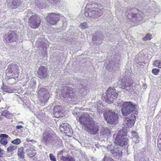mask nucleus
<instances>
[{
	"instance_id": "31",
	"label": "nucleus",
	"mask_w": 161,
	"mask_h": 161,
	"mask_svg": "<svg viewBox=\"0 0 161 161\" xmlns=\"http://www.w3.org/2000/svg\"><path fill=\"white\" fill-rule=\"evenodd\" d=\"M138 3L144 6L145 5L148 4L150 2V0H137Z\"/></svg>"
},
{
	"instance_id": "16",
	"label": "nucleus",
	"mask_w": 161,
	"mask_h": 161,
	"mask_svg": "<svg viewBox=\"0 0 161 161\" xmlns=\"http://www.w3.org/2000/svg\"><path fill=\"white\" fill-rule=\"evenodd\" d=\"M136 119V116L132 115L131 117L125 118L124 123L125 127L126 128L132 127L135 123Z\"/></svg>"
},
{
	"instance_id": "32",
	"label": "nucleus",
	"mask_w": 161,
	"mask_h": 161,
	"mask_svg": "<svg viewBox=\"0 0 161 161\" xmlns=\"http://www.w3.org/2000/svg\"><path fill=\"white\" fill-rule=\"evenodd\" d=\"M101 134V135H102L104 136H106L110 134V132L108 129H104L103 130H102Z\"/></svg>"
},
{
	"instance_id": "39",
	"label": "nucleus",
	"mask_w": 161,
	"mask_h": 161,
	"mask_svg": "<svg viewBox=\"0 0 161 161\" xmlns=\"http://www.w3.org/2000/svg\"><path fill=\"white\" fill-rule=\"evenodd\" d=\"M17 148V146H9L7 148V151L9 152H12L15 150Z\"/></svg>"
},
{
	"instance_id": "38",
	"label": "nucleus",
	"mask_w": 161,
	"mask_h": 161,
	"mask_svg": "<svg viewBox=\"0 0 161 161\" xmlns=\"http://www.w3.org/2000/svg\"><path fill=\"white\" fill-rule=\"evenodd\" d=\"M79 27L82 29H85L88 28V25L86 22L81 23Z\"/></svg>"
},
{
	"instance_id": "2",
	"label": "nucleus",
	"mask_w": 161,
	"mask_h": 161,
	"mask_svg": "<svg viewBox=\"0 0 161 161\" xmlns=\"http://www.w3.org/2000/svg\"><path fill=\"white\" fill-rule=\"evenodd\" d=\"M103 6V5L93 2H91L86 5L85 8L84 15L86 17H89L93 19L100 16L103 15L104 9L103 8H99Z\"/></svg>"
},
{
	"instance_id": "53",
	"label": "nucleus",
	"mask_w": 161,
	"mask_h": 161,
	"mask_svg": "<svg viewBox=\"0 0 161 161\" xmlns=\"http://www.w3.org/2000/svg\"><path fill=\"white\" fill-rule=\"evenodd\" d=\"M96 37H95V36H94L93 37V40L94 41H95V40H96Z\"/></svg>"
},
{
	"instance_id": "21",
	"label": "nucleus",
	"mask_w": 161,
	"mask_h": 161,
	"mask_svg": "<svg viewBox=\"0 0 161 161\" xmlns=\"http://www.w3.org/2000/svg\"><path fill=\"white\" fill-rule=\"evenodd\" d=\"M0 143L2 144L5 146L7 145L8 141H9L10 139V137L4 134H2L0 135Z\"/></svg>"
},
{
	"instance_id": "12",
	"label": "nucleus",
	"mask_w": 161,
	"mask_h": 161,
	"mask_svg": "<svg viewBox=\"0 0 161 161\" xmlns=\"http://www.w3.org/2000/svg\"><path fill=\"white\" fill-rule=\"evenodd\" d=\"M80 124L83 125L84 127H85L91 121L93 120L92 118L90 117L89 114L86 112H84L82 114L79 118Z\"/></svg>"
},
{
	"instance_id": "47",
	"label": "nucleus",
	"mask_w": 161,
	"mask_h": 161,
	"mask_svg": "<svg viewBox=\"0 0 161 161\" xmlns=\"http://www.w3.org/2000/svg\"><path fill=\"white\" fill-rule=\"evenodd\" d=\"M49 157L51 160L52 161H56V159L55 157L54 156L52 153L49 154Z\"/></svg>"
},
{
	"instance_id": "10",
	"label": "nucleus",
	"mask_w": 161,
	"mask_h": 161,
	"mask_svg": "<svg viewBox=\"0 0 161 161\" xmlns=\"http://www.w3.org/2000/svg\"><path fill=\"white\" fill-rule=\"evenodd\" d=\"M84 129L90 134L94 135L97 133L99 129V126L97 123L92 120Z\"/></svg>"
},
{
	"instance_id": "52",
	"label": "nucleus",
	"mask_w": 161,
	"mask_h": 161,
	"mask_svg": "<svg viewBox=\"0 0 161 161\" xmlns=\"http://www.w3.org/2000/svg\"><path fill=\"white\" fill-rule=\"evenodd\" d=\"M97 110L99 114L102 113V110H101L98 109H97Z\"/></svg>"
},
{
	"instance_id": "9",
	"label": "nucleus",
	"mask_w": 161,
	"mask_h": 161,
	"mask_svg": "<svg viewBox=\"0 0 161 161\" xmlns=\"http://www.w3.org/2000/svg\"><path fill=\"white\" fill-rule=\"evenodd\" d=\"M136 106L130 102H124L122 106V114L124 116L128 115L135 110Z\"/></svg>"
},
{
	"instance_id": "50",
	"label": "nucleus",
	"mask_w": 161,
	"mask_h": 161,
	"mask_svg": "<svg viewBox=\"0 0 161 161\" xmlns=\"http://www.w3.org/2000/svg\"><path fill=\"white\" fill-rule=\"evenodd\" d=\"M112 65H111V61H109V64H108V67H110V68L111 69L112 68V69H113L114 68V67L112 66Z\"/></svg>"
},
{
	"instance_id": "48",
	"label": "nucleus",
	"mask_w": 161,
	"mask_h": 161,
	"mask_svg": "<svg viewBox=\"0 0 161 161\" xmlns=\"http://www.w3.org/2000/svg\"><path fill=\"white\" fill-rule=\"evenodd\" d=\"M104 161H114V160L111 157H105L104 158Z\"/></svg>"
},
{
	"instance_id": "25",
	"label": "nucleus",
	"mask_w": 161,
	"mask_h": 161,
	"mask_svg": "<svg viewBox=\"0 0 161 161\" xmlns=\"http://www.w3.org/2000/svg\"><path fill=\"white\" fill-rule=\"evenodd\" d=\"M27 154L30 157L34 156L36 154V152L34 147H32L27 149L26 150Z\"/></svg>"
},
{
	"instance_id": "41",
	"label": "nucleus",
	"mask_w": 161,
	"mask_h": 161,
	"mask_svg": "<svg viewBox=\"0 0 161 161\" xmlns=\"http://www.w3.org/2000/svg\"><path fill=\"white\" fill-rule=\"evenodd\" d=\"M152 38V35L149 34H147L143 38V40L144 41H146L148 40H150Z\"/></svg>"
},
{
	"instance_id": "22",
	"label": "nucleus",
	"mask_w": 161,
	"mask_h": 161,
	"mask_svg": "<svg viewBox=\"0 0 161 161\" xmlns=\"http://www.w3.org/2000/svg\"><path fill=\"white\" fill-rule=\"evenodd\" d=\"M18 66L15 64H12L8 65L6 72H9L11 73L18 72L19 71Z\"/></svg>"
},
{
	"instance_id": "44",
	"label": "nucleus",
	"mask_w": 161,
	"mask_h": 161,
	"mask_svg": "<svg viewBox=\"0 0 161 161\" xmlns=\"http://www.w3.org/2000/svg\"><path fill=\"white\" fill-rule=\"evenodd\" d=\"M48 2L52 4H57L58 3L60 2V0H47Z\"/></svg>"
},
{
	"instance_id": "28",
	"label": "nucleus",
	"mask_w": 161,
	"mask_h": 161,
	"mask_svg": "<svg viewBox=\"0 0 161 161\" xmlns=\"http://www.w3.org/2000/svg\"><path fill=\"white\" fill-rule=\"evenodd\" d=\"M1 115L2 116L5 117L8 119H10L12 117V115L7 110H5L3 111Z\"/></svg>"
},
{
	"instance_id": "23",
	"label": "nucleus",
	"mask_w": 161,
	"mask_h": 161,
	"mask_svg": "<svg viewBox=\"0 0 161 161\" xmlns=\"http://www.w3.org/2000/svg\"><path fill=\"white\" fill-rule=\"evenodd\" d=\"M129 135L135 143H137L139 142L140 138L139 137L137 133L135 131H132L130 134H129Z\"/></svg>"
},
{
	"instance_id": "49",
	"label": "nucleus",
	"mask_w": 161,
	"mask_h": 161,
	"mask_svg": "<svg viewBox=\"0 0 161 161\" xmlns=\"http://www.w3.org/2000/svg\"><path fill=\"white\" fill-rule=\"evenodd\" d=\"M5 151L1 148H0V157H3L4 155Z\"/></svg>"
},
{
	"instance_id": "27",
	"label": "nucleus",
	"mask_w": 161,
	"mask_h": 161,
	"mask_svg": "<svg viewBox=\"0 0 161 161\" xmlns=\"http://www.w3.org/2000/svg\"><path fill=\"white\" fill-rule=\"evenodd\" d=\"M24 148L22 147H20L18 148V155L20 158L23 159L24 158L25 152L24 151Z\"/></svg>"
},
{
	"instance_id": "42",
	"label": "nucleus",
	"mask_w": 161,
	"mask_h": 161,
	"mask_svg": "<svg viewBox=\"0 0 161 161\" xmlns=\"http://www.w3.org/2000/svg\"><path fill=\"white\" fill-rule=\"evenodd\" d=\"M160 70L158 69H153L152 71V73L154 75H157L160 72Z\"/></svg>"
},
{
	"instance_id": "34",
	"label": "nucleus",
	"mask_w": 161,
	"mask_h": 161,
	"mask_svg": "<svg viewBox=\"0 0 161 161\" xmlns=\"http://www.w3.org/2000/svg\"><path fill=\"white\" fill-rule=\"evenodd\" d=\"M69 125V124L68 123L66 122H64V123L61 124L60 126V129L61 131L63 132L64 130L65 129V128L66 127H67V126Z\"/></svg>"
},
{
	"instance_id": "8",
	"label": "nucleus",
	"mask_w": 161,
	"mask_h": 161,
	"mask_svg": "<svg viewBox=\"0 0 161 161\" xmlns=\"http://www.w3.org/2000/svg\"><path fill=\"white\" fill-rule=\"evenodd\" d=\"M55 137L54 132L48 128L45 130L43 133L42 141L46 144L48 145L53 143Z\"/></svg>"
},
{
	"instance_id": "55",
	"label": "nucleus",
	"mask_w": 161,
	"mask_h": 161,
	"mask_svg": "<svg viewBox=\"0 0 161 161\" xmlns=\"http://www.w3.org/2000/svg\"><path fill=\"white\" fill-rule=\"evenodd\" d=\"M29 141L31 142V141H31V140H30V141Z\"/></svg>"
},
{
	"instance_id": "1",
	"label": "nucleus",
	"mask_w": 161,
	"mask_h": 161,
	"mask_svg": "<svg viewBox=\"0 0 161 161\" xmlns=\"http://www.w3.org/2000/svg\"><path fill=\"white\" fill-rule=\"evenodd\" d=\"M127 133L124 130H120L117 134L114 135L113 138L115 140V146L110 150V152L114 156L121 155L122 154V148L128 147V140L126 137Z\"/></svg>"
},
{
	"instance_id": "6",
	"label": "nucleus",
	"mask_w": 161,
	"mask_h": 161,
	"mask_svg": "<svg viewBox=\"0 0 161 161\" xmlns=\"http://www.w3.org/2000/svg\"><path fill=\"white\" fill-rule=\"evenodd\" d=\"M103 115L105 119L108 123L115 124L118 123V116L115 112L111 110L106 111L103 113Z\"/></svg>"
},
{
	"instance_id": "13",
	"label": "nucleus",
	"mask_w": 161,
	"mask_h": 161,
	"mask_svg": "<svg viewBox=\"0 0 161 161\" xmlns=\"http://www.w3.org/2000/svg\"><path fill=\"white\" fill-rule=\"evenodd\" d=\"M60 17V16L58 13H51L48 14L46 19L47 23L54 25L59 21Z\"/></svg>"
},
{
	"instance_id": "43",
	"label": "nucleus",
	"mask_w": 161,
	"mask_h": 161,
	"mask_svg": "<svg viewBox=\"0 0 161 161\" xmlns=\"http://www.w3.org/2000/svg\"><path fill=\"white\" fill-rule=\"evenodd\" d=\"M2 88L4 91L8 92L11 93L13 92V90H12L8 88L7 86H5L3 87H2Z\"/></svg>"
},
{
	"instance_id": "35",
	"label": "nucleus",
	"mask_w": 161,
	"mask_h": 161,
	"mask_svg": "<svg viewBox=\"0 0 161 161\" xmlns=\"http://www.w3.org/2000/svg\"><path fill=\"white\" fill-rule=\"evenodd\" d=\"M63 132H64L66 134L68 133H71L72 132V130L71 128H70V127L69 125L67 126V127H66Z\"/></svg>"
},
{
	"instance_id": "40",
	"label": "nucleus",
	"mask_w": 161,
	"mask_h": 161,
	"mask_svg": "<svg viewBox=\"0 0 161 161\" xmlns=\"http://www.w3.org/2000/svg\"><path fill=\"white\" fill-rule=\"evenodd\" d=\"M21 142V140L19 138H16L11 141V143L16 145H19Z\"/></svg>"
},
{
	"instance_id": "24",
	"label": "nucleus",
	"mask_w": 161,
	"mask_h": 161,
	"mask_svg": "<svg viewBox=\"0 0 161 161\" xmlns=\"http://www.w3.org/2000/svg\"><path fill=\"white\" fill-rule=\"evenodd\" d=\"M157 100L155 98H152V97H149L148 100V104L149 107L152 110H155L156 106Z\"/></svg>"
},
{
	"instance_id": "5",
	"label": "nucleus",
	"mask_w": 161,
	"mask_h": 161,
	"mask_svg": "<svg viewBox=\"0 0 161 161\" xmlns=\"http://www.w3.org/2000/svg\"><path fill=\"white\" fill-rule=\"evenodd\" d=\"M37 94L40 105L42 106L45 105L50 97L48 91L44 88H42L39 90Z\"/></svg>"
},
{
	"instance_id": "37",
	"label": "nucleus",
	"mask_w": 161,
	"mask_h": 161,
	"mask_svg": "<svg viewBox=\"0 0 161 161\" xmlns=\"http://www.w3.org/2000/svg\"><path fill=\"white\" fill-rule=\"evenodd\" d=\"M61 159L63 161H75L73 158L68 157L62 156L61 157Z\"/></svg>"
},
{
	"instance_id": "19",
	"label": "nucleus",
	"mask_w": 161,
	"mask_h": 161,
	"mask_svg": "<svg viewBox=\"0 0 161 161\" xmlns=\"http://www.w3.org/2000/svg\"><path fill=\"white\" fill-rule=\"evenodd\" d=\"M21 3V0H7L6 4L10 8H16L18 7Z\"/></svg>"
},
{
	"instance_id": "45",
	"label": "nucleus",
	"mask_w": 161,
	"mask_h": 161,
	"mask_svg": "<svg viewBox=\"0 0 161 161\" xmlns=\"http://www.w3.org/2000/svg\"><path fill=\"white\" fill-rule=\"evenodd\" d=\"M24 128V127L21 125H18L16 127V130H20V131H22Z\"/></svg>"
},
{
	"instance_id": "56",
	"label": "nucleus",
	"mask_w": 161,
	"mask_h": 161,
	"mask_svg": "<svg viewBox=\"0 0 161 161\" xmlns=\"http://www.w3.org/2000/svg\"><path fill=\"white\" fill-rule=\"evenodd\" d=\"M20 123H23V122H20Z\"/></svg>"
},
{
	"instance_id": "36",
	"label": "nucleus",
	"mask_w": 161,
	"mask_h": 161,
	"mask_svg": "<svg viewBox=\"0 0 161 161\" xmlns=\"http://www.w3.org/2000/svg\"><path fill=\"white\" fill-rule=\"evenodd\" d=\"M158 146L159 150L161 151V134H160L158 138Z\"/></svg>"
},
{
	"instance_id": "18",
	"label": "nucleus",
	"mask_w": 161,
	"mask_h": 161,
	"mask_svg": "<svg viewBox=\"0 0 161 161\" xmlns=\"http://www.w3.org/2000/svg\"><path fill=\"white\" fill-rule=\"evenodd\" d=\"M37 74L38 77L41 79H45L48 76L47 70L45 67L41 66L39 68Z\"/></svg>"
},
{
	"instance_id": "11",
	"label": "nucleus",
	"mask_w": 161,
	"mask_h": 161,
	"mask_svg": "<svg viewBox=\"0 0 161 161\" xmlns=\"http://www.w3.org/2000/svg\"><path fill=\"white\" fill-rule=\"evenodd\" d=\"M29 25L31 28L36 29L39 27L41 22L40 17L36 14L32 15L29 18Z\"/></svg>"
},
{
	"instance_id": "33",
	"label": "nucleus",
	"mask_w": 161,
	"mask_h": 161,
	"mask_svg": "<svg viewBox=\"0 0 161 161\" xmlns=\"http://www.w3.org/2000/svg\"><path fill=\"white\" fill-rule=\"evenodd\" d=\"M153 65L156 67L161 68V60H155L153 63Z\"/></svg>"
},
{
	"instance_id": "46",
	"label": "nucleus",
	"mask_w": 161,
	"mask_h": 161,
	"mask_svg": "<svg viewBox=\"0 0 161 161\" xmlns=\"http://www.w3.org/2000/svg\"><path fill=\"white\" fill-rule=\"evenodd\" d=\"M45 115V114L44 113V110L41 111L39 114L38 118L39 119H41Z\"/></svg>"
},
{
	"instance_id": "54",
	"label": "nucleus",
	"mask_w": 161,
	"mask_h": 161,
	"mask_svg": "<svg viewBox=\"0 0 161 161\" xmlns=\"http://www.w3.org/2000/svg\"><path fill=\"white\" fill-rule=\"evenodd\" d=\"M101 42H102V41H100V42H98V43H101Z\"/></svg>"
},
{
	"instance_id": "3",
	"label": "nucleus",
	"mask_w": 161,
	"mask_h": 161,
	"mask_svg": "<svg viewBox=\"0 0 161 161\" xmlns=\"http://www.w3.org/2000/svg\"><path fill=\"white\" fill-rule=\"evenodd\" d=\"M125 14L127 18L131 19V21L133 22L136 21L141 22V21L143 18V13L135 8H128L125 12Z\"/></svg>"
},
{
	"instance_id": "30",
	"label": "nucleus",
	"mask_w": 161,
	"mask_h": 161,
	"mask_svg": "<svg viewBox=\"0 0 161 161\" xmlns=\"http://www.w3.org/2000/svg\"><path fill=\"white\" fill-rule=\"evenodd\" d=\"M35 3L37 7L40 9H42L43 8L42 0H35Z\"/></svg>"
},
{
	"instance_id": "51",
	"label": "nucleus",
	"mask_w": 161,
	"mask_h": 161,
	"mask_svg": "<svg viewBox=\"0 0 161 161\" xmlns=\"http://www.w3.org/2000/svg\"><path fill=\"white\" fill-rule=\"evenodd\" d=\"M42 39H43V38H39V42H40V43H41V44H42L43 43V42H42Z\"/></svg>"
},
{
	"instance_id": "29",
	"label": "nucleus",
	"mask_w": 161,
	"mask_h": 161,
	"mask_svg": "<svg viewBox=\"0 0 161 161\" xmlns=\"http://www.w3.org/2000/svg\"><path fill=\"white\" fill-rule=\"evenodd\" d=\"M19 72L14 73L11 77L9 79V81H11L12 80L14 81V82L13 84L15 83V80L18 79L19 77Z\"/></svg>"
},
{
	"instance_id": "17",
	"label": "nucleus",
	"mask_w": 161,
	"mask_h": 161,
	"mask_svg": "<svg viewBox=\"0 0 161 161\" xmlns=\"http://www.w3.org/2000/svg\"><path fill=\"white\" fill-rule=\"evenodd\" d=\"M159 12V9L154 4L152 8H148L145 11V14L146 15L148 16L155 15Z\"/></svg>"
},
{
	"instance_id": "20",
	"label": "nucleus",
	"mask_w": 161,
	"mask_h": 161,
	"mask_svg": "<svg viewBox=\"0 0 161 161\" xmlns=\"http://www.w3.org/2000/svg\"><path fill=\"white\" fill-rule=\"evenodd\" d=\"M63 110L61 106L58 105L55 106L53 108V114L56 118H60L62 117Z\"/></svg>"
},
{
	"instance_id": "15",
	"label": "nucleus",
	"mask_w": 161,
	"mask_h": 161,
	"mask_svg": "<svg viewBox=\"0 0 161 161\" xmlns=\"http://www.w3.org/2000/svg\"><path fill=\"white\" fill-rule=\"evenodd\" d=\"M18 36L14 31L9 32L4 36V41L7 43L15 42L18 39Z\"/></svg>"
},
{
	"instance_id": "4",
	"label": "nucleus",
	"mask_w": 161,
	"mask_h": 161,
	"mask_svg": "<svg viewBox=\"0 0 161 161\" xmlns=\"http://www.w3.org/2000/svg\"><path fill=\"white\" fill-rule=\"evenodd\" d=\"M70 86H64L61 90L60 97L61 98L67 99L68 98H72L75 96V89L72 88L71 85H69Z\"/></svg>"
},
{
	"instance_id": "14",
	"label": "nucleus",
	"mask_w": 161,
	"mask_h": 161,
	"mask_svg": "<svg viewBox=\"0 0 161 161\" xmlns=\"http://www.w3.org/2000/svg\"><path fill=\"white\" fill-rule=\"evenodd\" d=\"M119 87L125 91H128L130 92L132 91L133 88L131 86L134 84L131 79H129L128 81L127 80L125 81L122 80L121 82H119Z\"/></svg>"
},
{
	"instance_id": "7",
	"label": "nucleus",
	"mask_w": 161,
	"mask_h": 161,
	"mask_svg": "<svg viewBox=\"0 0 161 161\" xmlns=\"http://www.w3.org/2000/svg\"><path fill=\"white\" fill-rule=\"evenodd\" d=\"M114 88H109L106 91L105 95L103 96V100L107 103L111 104L114 100L118 96V94Z\"/></svg>"
},
{
	"instance_id": "26",
	"label": "nucleus",
	"mask_w": 161,
	"mask_h": 161,
	"mask_svg": "<svg viewBox=\"0 0 161 161\" xmlns=\"http://www.w3.org/2000/svg\"><path fill=\"white\" fill-rule=\"evenodd\" d=\"M80 92L82 95L84 96L87 94L88 90H87V88L86 86H83L81 84L79 86Z\"/></svg>"
}]
</instances>
